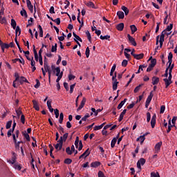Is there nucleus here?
Returning a JSON list of instances; mask_svg holds the SVG:
<instances>
[{"label":"nucleus","instance_id":"obj_1","mask_svg":"<svg viewBox=\"0 0 177 177\" xmlns=\"http://www.w3.org/2000/svg\"><path fill=\"white\" fill-rule=\"evenodd\" d=\"M167 34V30L165 29L161 32L159 44H160V48H162V45L164 44V38H165V35Z\"/></svg>","mask_w":177,"mask_h":177},{"label":"nucleus","instance_id":"obj_2","mask_svg":"<svg viewBox=\"0 0 177 177\" xmlns=\"http://www.w3.org/2000/svg\"><path fill=\"white\" fill-rule=\"evenodd\" d=\"M144 164H146V159L141 158L138 162H137V168L138 169H142V166Z\"/></svg>","mask_w":177,"mask_h":177},{"label":"nucleus","instance_id":"obj_3","mask_svg":"<svg viewBox=\"0 0 177 177\" xmlns=\"http://www.w3.org/2000/svg\"><path fill=\"white\" fill-rule=\"evenodd\" d=\"M162 146V142H158L155 147H154V149H155V153L157 154L158 153L159 151H161V147Z\"/></svg>","mask_w":177,"mask_h":177},{"label":"nucleus","instance_id":"obj_4","mask_svg":"<svg viewBox=\"0 0 177 177\" xmlns=\"http://www.w3.org/2000/svg\"><path fill=\"white\" fill-rule=\"evenodd\" d=\"M127 38L130 44L133 45V46H136L138 44H136V41H135V38H133L131 35H127Z\"/></svg>","mask_w":177,"mask_h":177},{"label":"nucleus","instance_id":"obj_5","mask_svg":"<svg viewBox=\"0 0 177 177\" xmlns=\"http://www.w3.org/2000/svg\"><path fill=\"white\" fill-rule=\"evenodd\" d=\"M131 56H133L134 59H136V60H140V59H143V57H145V54H135L132 53Z\"/></svg>","mask_w":177,"mask_h":177},{"label":"nucleus","instance_id":"obj_6","mask_svg":"<svg viewBox=\"0 0 177 177\" xmlns=\"http://www.w3.org/2000/svg\"><path fill=\"white\" fill-rule=\"evenodd\" d=\"M26 5H27L28 9L30 10V12H31V13H32V12L34 11V6H32V4H31V1L30 0H26Z\"/></svg>","mask_w":177,"mask_h":177},{"label":"nucleus","instance_id":"obj_7","mask_svg":"<svg viewBox=\"0 0 177 177\" xmlns=\"http://www.w3.org/2000/svg\"><path fill=\"white\" fill-rule=\"evenodd\" d=\"M157 118V115L153 114L152 118H151V128H154V127H156V120Z\"/></svg>","mask_w":177,"mask_h":177},{"label":"nucleus","instance_id":"obj_8","mask_svg":"<svg viewBox=\"0 0 177 177\" xmlns=\"http://www.w3.org/2000/svg\"><path fill=\"white\" fill-rule=\"evenodd\" d=\"M85 103H86V98L84 97L81 102L80 106L77 108V111H80L81 109H82L85 106Z\"/></svg>","mask_w":177,"mask_h":177},{"label":"nucleus","instance_id":"obj_9","mask_svg":"<svg viewBox=\"0 0 177 177\" xmlns=\"http://www.w3.org/2000/svg\"><path fill=\"white\" fill-rule=\"evenodd\" d=\"M20 59L19 58H16L12 59V63H16L17 62H19V63H21V64L24 65L26 62L24 61V59H23V57L21 56H19Z\"/></svg>","mask_w":177,"mask_h":177},{"label":"nucleus","instance_id":"obj_10","mask_svg":"<svg viewBox=\"0 0 177 177\" xmlns=\"http://www.w3.org/2000/svg\"><path fill=\"white\" fill-rule=\"evenodd\" d=\"M47 107H48L50 113L55 111V109H53V108H52V100H48L47 101Z\"/></svg>","mask_w":177,"mask_h":177},{"label":"nucleus","instance_id":"obj_11","mask_svg":"<svg viewBox=\"0 0 177 177\" xmlns=\"http://www.w3.org/2000/svg\"><path fill=\"white\" fill-rule=\"evenodd\" d=\"M89 154H91V151H89V149H87L80 157V160H81V158H83V157H88V156H89Z\"/></svg>","mask_w":177,"mask_h":177},{"label":"nucleus","instance_id":"obj_12","mask_svg":"<svg viewBox=\"0 0 177 177\" xmlns=\"http://www.w3.org/2000/svg\"><path fill=\"white\" fill-rule=\"evenodd\" d=\"M102 163L99 161L93 162L91 163V168H97V167H100Z\"/></svg>","mask_w":177,"mask_h":177},{"label":"nucleus","instance_id":"obj_13","mask_svg":"<svg viewBox=\"0 0 177 177\" xmlns=\"http://www.w3.org/2000/svg\"><path fill=\"white\" fill-rule=\"evenodd\" d=\"M125 114H127V109H124L122 112L120 113L118 119L119 122H121V121L124 120V115H125Z\"/></svg>","mask_w":177,"mask_h":177},{"label":"nucleus","instance_id":"obj_14","mask_svg":"<svg viewBox=\"0 0 177 177\" xmlns=\"http://www.w3.org/2000/svg\"><path fill=\"white\" fill-rule=\"evenodd\" d=\"M158 82H160V78H158L156 76H153L152 77V84L153 85H157V84H158Z\"/></svg>","mask_w":177,"mask_h":177},{"label":"nucleus","instance_id":"obj_15","mask_svg":"<svg viewBox=\"0 0 177 177\" xmlns=\"http://www.w3.org/2000/svg\"><path fill=\"white\" fill-rule=\"evenodd\" d=\"M32 103L35 110H37V111H39V106L38 105V102H37V100H33Z\"/></svg>","mask_w":177,"mask_h":177},{"label":"nucleus","instance_id":"obj_16","mask_svg":"<svg viewBox=\"0 0 177 177\" xmlns=\"http://www.w3.org/2000/svg\"><path fill=\"white\" fill-rule=\"evenodd\" d=\"M145 140H146L145 136H140L136 139V142H140V145H143V142H145Z\"/></svg>","mask_w":177,"mask_h":177},{"label":"nucleus","instance_id":"obj_17","mask_svg":"<svg viewBox=\"0 0 177 177\" xmlns=\"http://www.w3.org/2000/svg\"><path fill=\"white\" fill-rule=\"evenodd\" d=\"M18 81L19 82L21 85H23L24 82L28 83V80H27L26 78L24 77V76H21V77H19V80Z\"/></svg>","mask_w":177,"mask_h":177},{"label":"nucleus","instance_id":"obj_18","mask_svg":"<svg viewBox=\"0 0 177 177\" xmlns=\"http://www.w3.org/2000/svg\"><path fill=\"white\" fill-rule=\"evenodd\" d=\"M86 6H88V8H92L93 9H96V7L95 6V3L92 1H88L87 3H85Z\"/></svg>","mask_w":177,"mask_h":177},{"label":"nucleus","instance_id":"obj_19","mask_svg":"<svg viewBox=\"0 0 177 177\" xmlns=\"http://www.w3.org/2000/svg\"><path fill=\"white\" fill-rule=\"evenodd\" d=\"M118 31H122L124 30V23H120L116 26Z\"/></svg>","mask_w":177,"mask_h":177},{"label":"nucleus","instance_id":"obj_20","mask_svg":"<svg viewBox=\"0 0 177 177\" xmlns=\"http://www.w3.org/2000/svg\"><path fill=\"white\" fill-rule=\"evenodd\" d=\"M127 100H128V99L125 98L123 101H122V102L118 105V110H120V109H122V106H124V104H125V103L127 102Z\"/></svg>","mask_w":177,"mask_h":177},{"label":"nucleus","instance_id":"obj_21","mask_svg":"<svg viewBox=\"0 0 177 177\" xmlns=\"http://www.w3.org/2000/svg\"><path fill=\"white\" fill-rule=\"evenodd\" d=\"M117 16L118 17V19H124L125 17V15L124 14V12L122 11H118Z\"/></svg>","mask_w":177,"mask_h":177},{"label":"nucleus","instance_id":"obj_22","mask_svg":"<svg viewBox=\"0 0 177 177\" xmlns=\"http://www.w3.org/2000/svg\"><path fill=\"white\" fill-rule=\"evenodd\" d=\"M20 15H21V16L24 17L26 19H27V17H28V15H27V11H26V10L24 8H22V10H21V12H20Z\"/></svg>","mask_w":177,"mask_h":177},{"label":"nucleus","instance_id":"obj_23","mask_svg":"<svg viewBox=\"0 0 177 177\" xmlns=\"http://www.w3.org/2000/svg\"><path fill=\"white\" fill-rule=\"evenodd\" d=\"M55 127L59 131V133L62 135V133H64V128H63L61 125L57 127V125L55 124Z\"/></svg>","mask_w":177,"mask_h":177},{"label":"nucleus","instance_id":"obj_24","mask_svg":"<svg viewBox=\"0 0 177 177\" xmlns=\"http://www.w3.org/2000/svg\"><path fill=\"white\" fill-rule=\"evenodd\" d=\"M117 68V65L114 64L111 69L110 75L113 77L114 75V71H115V68Z\"/></svg>","mask_w":177,"mask_h":177},{"label":"nucleus","instance_id":"obj_25","mask_svg":"<svg viewBox=\"0 0 177 177\" xmlns=\"http://www.w3.org/2000/svg\"><path fill=\"white\" fill-rule=\"evenodd\" d=\"M104 125H106V122L102 123L100 126H95L93 129H94V131H99L100 129H102V128H103V127H104Z\"/></svg>","mask_w":177,"mask_h":177},{"label":"nucleus","instance_id":"obj_26","mask_svg":"<svg viewBox=\"0 0 177 177\" xmlns=\"http://www.w3.org/2000/svg\"><path fill=\"white\" fill-rule=\"evenodd\" d=\"M130 28L131 30V33L135 34L138 31V28H136V26L135 25H131L130 26Z\"/></svg>","mask_w":177,"mask_h":177},{"label":"nucleus","instance_id":"obj_27","mask_svg":"<svg viewBox=\"0 0 177 177\" xmlns=\"http://www.w3.org/2000/svg\"><path fill=\"white\" fill-rule=\"evenodd\" d=\"M121 9H122V10H123V12H124L126 16H127V15H129V10L128 9V8L125 7L124 6H122L121 7Z\"/></svg>","mask_w":177,"mask_h":177},{"label":"nucleus","instance_id":"obj_28","mask_svg":"<svg viewBox=\"0 0 177 177\" xmlns=\"http://www.w3.org/2000/svg\"><path fill=\"white\" fill-rule=\"evenodd\" d=\"M68 138V133H65L63 136L60 137V139L62 140V142H66L67 140V138Z\"/></svg>","mask_w":177,"mask_h":177},{"label":"nucleus","instance_id":"obj_29","mask_svg":"<svg viewBox=\"0 0 177 177\" xmlns=\"http://www.w3.org/2000/svg\"><path fill=\"white\" fill-rule=\"evenodd\" d=\"M156 64H157V59H152L151 60V63L149 64V66H151V67H155L156 66Z\"/></svg>","mask_w":177,"mask_h":177},{"label":"nucleus","instance_id":"obj_30","mask_svg":"<svg viewBox=\"0 0 177 177\" xmlns=\"http://www.w3.org/2000/svg\"><path fill=\"white\" fill-rule=\"evenodd\" d=\"M16 26H17L16 21L14 19H11V26L12 27L13 30H16Z\"/></svg>","mask_w":177,"mask_h":177},{"label":"nucleus","instance_id":"obj_31","mask_svg":"<svg viewBox=\"0 0 177 177\" xmlns=\"http://www.w3.org/2000/svg\"><path fill=\"white\" fill-rule=\"evenodd\" d=\"M57 143H59L58 150H62L63 149V140L59 138V140L57 141Z\"/></svg>","mask_w":177,"mask_h":177},{"label":"nucleus","instance_id":"obj_32","mask_svg":"<svg viewBox=\"0 0 177 177\" xmlns=\"http://www.w3.org/2000/svg\"><path fill=\"white\" fill-rule=\"evenodd\" d=\"M115 143H117V138H113L111 142V147L113 149L115 147Z\"/></svg>","mask_w":177,"mask_h":177},{"label":"nucleus","instance_id":"obj_33","mask_svg":"<svg viewBox=\"0 0 177 177\" xmlns=\"http://www.w3.org/2000/svg\"><path fill=\"white\" fill-rule=\"evenodd\" d=\"M38 28L39 30V37L42 38V37H44V30H42V26H41V25H39Z\"/></svg>","mask_w":177,"mask_h":177},{"label":"nucleus","instance_id":"obj_34","mask_svg":"<svg viewBox=\"0 0 177 177\" xmlns=\"http://www.w3.org/2000/svg\"><path fill=\"white\" fill-rule=\"evenodd\" d=\"M113 91H117V88H118V84L119 82L117 81V82H113Z\"/></svg>","mask_w":177,"mask_h":177},{"label":"nucleus","instance_id":"obj_35","mask_svg":"<svg viewBox=\"0 0 177 177\" xmlns=\"http://www.w3.org/2000/svg\"><path fill=\"white\" fill-rule=\"evenodd\" d=\"M151 99L152 98H150V97H147L146 102H145V107H146V109H148L149 104H150V102H151Z\"/></svg>","mask_w":177,"mask_h":177},{"label":"nucleus","instance_id":"obj_36","mask_svg":"<svg viewBox=\"0 0 177 177\" xmlns=\"http://www.w3.org/2000/svg\"><path fill=\"white\" fill-rule=\"evenodd\" d=\"M12 122H13L12 120H9L8 122H7L6 125V129H10Z\"/></svg>","mask_w":177,"mask_h":177},{"label":"nucleus","instance_id":"obj_37","mask_svg":"<svg viewBox=\"0 0 177 177\" xmlns=\"http://www.w3.org/2000/svg\"><path fill=\"white\" fill-rule=\"evenodd\" d=\"M17 32H19L18 35H20L21 34V29H20V26H17L15 28V35L17 37Z\"/></svg>","mask_w":177,"mask_h":177},{"label":"nucleus","instance_id":"obj_38","mask_svg":"<svg viewBox=\"0 0 177 177\" xmlns=\"http://www.w3.org/2000/svg\"><path fill=\"white\" fill-rule=\"evenodd\" d=\"M14 168L18 171H21V166L19 163L14 164Z\"/></svg>","mask_w":177,"mask_h":177},{"label":"nucleus","instance_id":"obj_39","mask_svg":"<svg viewBox=\"0 0 177 177\" xmlns=\"http://www.w3.org/2000/svg\"><path fill=\"white\" fill-rule=\"evenodd\" d=\"M171 128H172V124H171V120H169L168 123V129L167 130V133H169V132H171Z\"/></svg>","mask_w":177,"mask_h":177},{"label":"nucleus","instance_id":"obj_40","mask_svg":"<svg viewBox=\"0 0 177 177\" xmlns=\"http://www.w3.org/2000/svg\"><path fill=\"white\" fill-rule=\"evenodd\" d=\"M39 86H41V82H39V80L36 79V84L34 86V87L36 89H38V88H39Z\"/></svg>","mask_w":177,"mask_h":177},{"label":"nucleus","instance_id":"obj_41","mask_svg":"<svg viewBox=\"0 0 177 177\" xmlns=\"http://www.w3.org/2000/svg\"><path fill=\"white\" fill-rule=\"evenodd\" d=\"M44 70H45V71H49L50 70V68L49 67V65L48 64V62H45V63H44Z\"/></svg>","mask_w":177,"mask_h":177},{"label":"nucleus","instance_id":"obj_42","mask_svg":"<svg viewBox=\"0 0 177 177\" xmlns=\"http://www.w3.org/2000/svg\"><path fill=\"white\" fill-rule=\"evenodd\" d=\"M163 81L165 82V88H168V86H169V80H168V78L163 79Z\"/></svg>","mask_w":177,"mask_h":177},{"label":"nucleus","instance_id":"obj_43","mask_svg":"<svg viewBox=\"0 0 177 177\" xmlns=\"http://www.w3.org/2000/svg\"><path fill=\"white\" fill-rule=\"evenodd\" d=\"M143 86V84H140L134 88V93H138V91H140V87Z\"/></svg>","mask_w":177,"mask_h":177},{"label":"nucleus","instance_id":"obj_44","mask_svg":"<svg viewBox=\"0 0 177 177\" xmlns=\"http://www.w3.org/2000/svg\"><path fill=\"white\" fill-rule=\"evenodd\" d=\"M86 35H87V39L91 42L92 41V37L91 36V32H89L88 30L86 31Z\"/></svg>","mask_w":177,"mask_h":177},{"label":"nucleus","instance_id":"obj_45","mask_svg":"<svg viewBox=\"0 0 177 177\" xmlns=\"http://www.w3.org/2000/svg\"><path fill=\"white\" fill-rule=\"evenodd\" d=\"M73 162V160L71 158H66L64 160V164H67L68 165H70Z\"/></svg>","mask_w":177,"mask_h":177},{"label":"nucleus","instance_id":"obj_46","mask_svg":"<svg viewBox=\"0 0 177 177\" xmlns=\"http://www.w3.org/2000/svg\"><path fill=\"white\" fill-rule=\"evenodd\" d=\"M66 152L67 154H68V156H71V154H73V151H71L70 147H66Z\"/></svg>","mask_w":177,"mask_h":177},{"label":"nucleus","instance_id":"obj_47","mask_svg":"<svg viewBox=\"0 0 177 177\" xmlns=\"http://www.w3.org/2000/svg\"><path fill=\"white\" fill-rule=\"evenodd\" d=\"M20 143H23V141H18L17 143L15 144V149L17 150H20Z\"/></svg>","mask_w":177,"mask_h":177},{"label":"nucleus","instance_id":"obj_48","mask_svg":"<svg viewBox=\"0 0 177 177\" xmlns=\"http://www.w3.org/2000/svg\"><path fill=\"white\" fill-rule=\"evenodd\" d=\"M0 23L1 24H6V17L2 18V16L0 17Z\"/></svg>","mask_w":177,"mask_h":177},{"label":"nucleus","instance_id":"obj_49","mask_svg":"<svg viewBox=\"0 0 177 177\" xmlns=\"http://www.w3.org/2000/svg\"><path fill=\"white\" fill-rule=\"evenodd\" d=\"M172 28H174V24H170L169 26H168L167 27V28H165V31H171V30H172Z\"/></svg>","mask_w":177,"mask_h":177},{"label":"nucleus","instance_id":"obj_50","mask_svg":"<svg viewBox=\"0 0 177 177\" xmlns=\"http://www.w3.org/2000/svg\"><path fill=\"white\" fill-rule=\"evenodd\" d=\"M150 120H151V114H150V112L147 113V122H150Z\"/></svg>","mask_w":177,"mask_h":177},{"label":"nucleus","instance_id":"obj_51","mask_svg":"<svg viewBox=\"0 0 177 177\" xmlns=\"http://www.w3.org/2000/svg\"><path fill=\"white\" fill-rule=\"evenodd\" d=\"M15 82H17V81H19V80L20 79V76L19 75V73L15 72Z\"/></svg>","mask_w":177,"mask_h":177},{"label":"nucleus","instance_id":"obj_52","mask_svg":"<svg viewBox=\"0 0 177 177\" xmlns=\"http://www.w3.org/2000/svg\"><path fill=\"white\" fill-rule=\"evenodd\" d=\"M151 177H160V174L158 172H151Z\"/></svg>","mask_w":177,"mask_h":177},{"label":"nucleus","instance_id":"obj_53","mask_svg":"<svg viewBox=\"0 0 177 177\" xmlns=\"http://www.w3.org/2000/svg\"><path fill=\"white\" fill-rule=\"evenodd\" d=\"M17 117L20 118V115H23V111L20 109L16 110Z\"/></svg>","mask_w":177,"mask_h":177},{"label":"nucleus","instance_id":"obj_54","mask_svg":"<svg viewBox=\"0 0 177 177\" xmlns=\"http://www.w3.org/2000/svg\"><path fill=\"white\" fill-rule=\"evenodd\" d=\"M122 67H127V66H128V60L124 59L122 62Z\"/></svg>","mask_w":177,"mask_h":177},{"label":"nucleus","instance_id":"obj_55","mask_svg":"<svg viewBox=\"0 0 177 177\" xmlns=\"http://www.w3.org/2000/svg\"><path fill=\"white\" fill-rule=\"evenodd\" d=\"M100 39H109L110 38V35H106L105 36H103V35H100Z\"/></svg>","mask_w":177,"mask_h":177},{"label":"nucleus","instance_id":"obj_56","mask_svg":"<svg viewBox=\"0 0 177 177\" xmlns=\"http://www.w3.org/2000/svg\"><path fill=\"white\" fill-rule=\"evenodd\" d=\"M74 88H75V84L70 86V93H73V92H74Z\"/></svg>","mask_w":177,"mask_h":177},{"label":"nucleus","instance_id":"obj_57","mask_svg":"<svg viewBox=\"0 0 177 177\" xmlns=\"http://www.w3.org/2000/svg\"><path fill=\"white\" fill-rule=\"evenodd\" d=\"M21 122L22 124H26V117L24 116V114H22V115H21Z\"/></svg>","mask_w":177,"mask_h":177},{"label":"nucleus","instance_id":"obj_58","mask_svg":"<svg viewBox=\"0 0 177 177\" xmlns=\"http://www.w3.org/2000/svg\"><path fill=\"white\" fill-rule=\"evenodd\" d=\"M164 111H165V105H162L160 106V114H164Z\"/></svg>","mask_w":177,"mask_h":177},{"label":"nucleus","instance_id":"obj_59","mask_svg":"<svg viewBox=\"0 0 177 177\" xmlns=\"http://www.w3.org/2000/svg\"><path fill=\"white\" fill-rule=\"evenodd\" d=\"M0 46H2L4 49H9V44L6 43H3V44Z\"/></svg>","mask_w":177,"mask_h":177},{"label":"nucleus","instance_id":"obj_60","mask_svg":"<svg viewBox=\"0 0 177 177\" xmlns=\"http://www.w3.org/2000/svg\"><path fill=\"white\" fill-rule=\"evenodd\" d=\"M53 21H54V23H56L57 26L60 25V18H57L56 19L53 20Z\"/></svg>","mask_w":177,"mask_h":177},{"label":"nucleus","instance_id":"obj_61","mask_svg":"<svg viewBox=\"0 0 177 177\" xmlns=\"http://www.w3.org/2000/svg\"><path fill=\"white\" fill-rule=\"evenodd\" d=\"M54 113H55V118H59V109H55L54 110Z\"/></svg>","mask_w":177,"mask_h":177},{"label":"nucleus","instance_id":"obj_62","mask_svg":"<svg viewBox=\"0 0 177 177\" xmlns=\"http://www.w3.org/2000/svg\"><path fill=\"white\" fill-rule=\"evenodd\" d=\"M90 52H91V50H89V47H87L86 48V57H89Z\"/></svg>","mask_w":177,"mask_h":177},{"label":"nucleus","instance_id":"obj_63","mask_svg":"<svg viewBox=\"0 0 177 177\" xmlns=\"http://www.w3.org/2000/svg\"><path fill=\"white\" fill-rule=\"evenodd\" d=\"M10 162V164H14V165L16 164V156H12L11 161Z\"/></svg>","mask_w":177,"mask_h":177},{"label":"nucleus","instance_id":"obj_64","mask_svg":"<svg viewBox=\"0 0 177 177\" xmlns=\"http://www.w3.org/2000/svg\"><path fill=\"white\" fill-rule=\"evenodd\" d=\"M98 177H105L103 171H98Z\"/></svg>","mask_w":177,"mask_h":177}]
</instances>
